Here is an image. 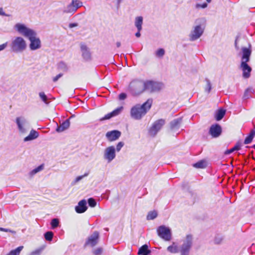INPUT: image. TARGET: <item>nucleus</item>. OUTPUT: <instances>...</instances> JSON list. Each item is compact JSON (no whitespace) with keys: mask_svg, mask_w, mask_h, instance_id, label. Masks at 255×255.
<instances>
[{"mask_svg":"<svg viewBox=\"0 0 255 255\" xmlns=\"http://www.w3.org/2000/svg\"><path fill=\"white\" fill-rule=\"evenodd\" d=\"M193 244V236L191 234L187 235L180 246V255H189Z\"/></svg>","mask_w":255,"mask_h":255,"instance_id":"39448f33","label":"nucleus"},{"mask_svg":"<svg viewBox=\"0 0 255 255\" xmlns=\"http://www.w3.org/2000/svg\"><path fill=\"white\" fill-rule=\"evenodd\" d=\"M195 25L193 27L189 35V40L194 41L203 35L205 29L206 19L204 17H199L195 20Z\"/></svg>","mask_w":255,"mask_h":255,"instance_id":"7ed1b4c3","label":"nucleus"},{"mask_svg":"<svg viewBox=\"0 0 255 255\" xmlns=\"http://www.w3.org/2000/svg\"><path fill=\"white\" fill-rule=\"evenodd\" d=\"M255 135V128L252 129L249 134L246 137L244 143H250Z\"/></svg>","mask_w":255,"mask_h":255,"instance_id":"cd10ccee","label":"nucleus"},{"mask_svg":"<svg viewBox=\"0 0 255 255\" xmlns=\"http://www.w3.org/2000/svg\"><path fill=\"white\" fill-rule=\"evenodd\" d=\"M122 0H117V8H119L120 6V4Z\"/></svg>","mask_w":255,"mask_h":255,"instance_id":"13d9d810","label":"nucleus"},{"mask_svg":"<svg viewBox=\"0 0 255 255\" xmlns=\"http://www.w3.org/2000/svg\"><path fill=\"white\" fill-rule=\"evenodd\" d=\"M116 45H117V46L118 47H120V46H121V42H117L116 43Z\"/></svg>","mask_w":255,"mask_h":255,"instance_id":"bf43d9fd","label":"nucleus"},{"mask_svg":"<svg viewBox=\"0 0 255 255\" xmlns=\"http://www.w3.org/2000/svg\"><path fill=\"white\" fill-rule=\"evenodd\" d=\"M39 136V133L38 131L32 129L28 136L24 138V141L26 142L30 140H33L37 138Z\"/></svg>","mask_w":255,"mask_h":255,"instance_id":"4be33fe9","label":"nucleus"},{"mask_svg":"<svg viewBox=\"0 0 255 255\" xmlns=\"http://www.w3.org/2000/svg\"><path fill=\"white\" fill-rule=\"evenodd\" d=\"M143 23V17L141 16H137L135 18L134 25L138 31L142 29V25Z\"/></svg>","mask_w":255,"mask_h":255,"instance_id":"a878e982","label":"nucleus"},{"mask_svg":"<svg viewBox=\"0 0 255 255\" xmlns=\"http://www.w3.org/2000/svg\"><path fill=\"white\" fill-rule=\"evenodd\" d=\"M254 90L251 88H249L246 89L244 94V98L245 99H249L250 97L249 95L250 93H253Z\"/></svg>","mask_w":255,"mask_h":255,"instance_id":"4c0bfd02","label":"nucleus"},{"mask_svg":"<svg viewBox=\"0 0 255 255\" xmlns=\"http://www.w3.org/2000/svg\"><path fill=\"white\" fill-rule=\"evenodd\" d=\"M121 135V131L114 130L107 132L106 136L110 141H113L118 139Z\"/></svg>","mask_w":255,"mask_h":255,"instance_id":"6ab92c4d","label":"nucleus"},{"mask_svg":"<svg viewBox=\"0 0 255 255\" xmlns=\"http://www.w3.org/2000/svg\"><path fill=\"white\" fill-rule=\"evenodd\" d=\"M208 3H210L212 0H206Z\"/></svg>","mask_w":255,"mask_h":255,"instance_id":"052dcab7","label":"nucleus"},{"mask_svg":"<svg viewBox=\"0 0 255 255\" xmlns=\"http://www.w3.org/2000/svg\"><path fill=\"white\" fill-rule=\"evenodd\" d=\"M182 122V118L174 119L170 123V128L172 131L176 132L180 128Z\"/></svg>","mask_w":255,"mask_h":255,"instance_id":"a211bd4d","label":"nucleus"},{"mask_svg":"<svg viewBox=\"0 0 255 255\" xmlns=\"http://www.w3.org/2000/svg\"><path fill=\"white\" fill-rule=\"evenodd\" d=\"M222 132L221 127L217 124L213 125L211 126L209 130V133L213 137H217L220 135Z\"/></svg>","mask_w":255,"mask_h":255,"instance_id":"dca6fc26","label":"nucleus"},{"mask_svg":"<svg viewBox=\"0 0 255 255\" xmlns=\"http://www.w3.org/2000/svg\"><path fill=\"white\" fill-rule=\"evenodd\" d=\"M15 123L20 134H25L27 132L29 128H28V122L25 118L17 117L15 119Z\"/></svg>","mask_w":255,"mask_h":255,"instance_id":"9b49d317","label":"nucleus"},{"mask_svg":"<svg viewBox=\"0 0 255 255\" xmlns=\"http://www.w3.org/2000/svg\"><path fill=\"white\" fill-rule=\"evenodd\" d=\"M140 255H146V254H139Z\"/></svg>","mask_w":255,"mask_h":255,"instance_id":"680f3d73","label":"nucleus"},{"mask_svg":"<svg viewBox=\"0 0 255 255\" xmlns=\"http://www.w3.org/2000/svg\"><path fill=\"white\" fill-rule=\"evenodd\" d=\"M23 248V246H19L17 247L16 249L11 251L6 255H19L20 252L22 251Z\"/></svg>","mask_w":255,"mask_h":255,"instance_id":"473e14b6","label":"nucleus"},{"mask_svg":"<svg viewBox=\"0 0 255 255\" xmlns=\"http://www.w3.org/2000/svg\"><path fill=\"white\" fill-rule=\"evenodd\" d=\"M193 166L196 168L203 169L207 166V161L205 159L198 161L193 164Z\"/></svg>","mask_w":255,"mask_h":255,"instance_id":"393cba45","label":"nucleus"},{"mask_svg":"<svg viewBox=\"0 0 255 255\" xmlns=\"http://www.w3.org/2000/svg\"><path fill=\"white\" fill-rule=\"evenodd\" d=\"M225 114H226V110L222 108H221V109H219L218 110H217L216 112L215 115V118L216 120L217 121H219L221 120L223 118L224 116L225 115Z\"/></svg>","mask_w":255,"mask_h":255,"instance_id":"b1692460","label":"nucleus"},{"mask_svg":"<svg viewBox=\"0 0 255 255\" xmlns=\"http://www.w3.org/2000/svg\"><path fill=\"white\" fill-rule=\"evenodd\" d=\"M80 49L84 59L86 61L90 60L91 59V53L87 45L84 43H81Z\"/></svg>","mask_w":255,"mask_h":255,"instance_id":"f3484780","label":"nucleus"},{"mask_svg":"<svg viewBox=\"0 0 255 255\" xmlns=\"http://www.w3.org/2000/svg\"><path fill=\"white\" fill-rule=\"evenodd\" d=\"M248 62L241 61L240 69L243 72V77L245 79H248L251 76L252 68L248 64Z\"/></svg>","mask_w":255,"mask_h":255,"instance_id":"2eb2a0df","label":"nucleus"},{"mask_svg":"<svg viewBox=\"0 0 255 255\" xmlns=\"http://www.w3.org/2000/svg\"><path fill=\"white\" fill-rule=\"evenodd\" d=\"M124 144H117V147H116V150L119 152L120 151L122 147L123 146Z\"/></svg>","mask_w":255,"mask_h":255,"instance_id":"603ef678","label":"nucleus"},{"mask_svg":"<svg viewBox=\"0 0 255 255\" xmlns=\"http://www.w3.org/2000/svg\"><path fill=\"white\" fill-rule=\"evenodd\" d=\"M252 46L249 43L248 47H242L241 48V61L248 62L250 60V57L252 54Z\"/></svg>","mask_w":255,"mask_h":255,"instance_id":"ddd939ff","label":"nucleus"},{"mask_svg":"<svg viewBox=\"0 0 255 255\" xmlns=\"http://www.w3.org/2000/svg\"><path fill=\"white\" fill-rule=\"evenodd\" d=\"M237 40H238V38H237L236 39L235 42V46L236 49L237 50H238L239 49V46L238 45Z\"/></svg>","mask_w":255,"mask_h":255,"instance_id":"6e6d98bb","label":"nucleus"},{"mask_svg":"<svg viewBox=\"0 0 255 255\" xmlns=\"http://www.w3.org/2000/svg\"><path fill=\"white\" fill-rule=\"evenodd\" d=\"M208 6V4L206 2H204V3H203L202 4L201 3H197L195 5V7L196 8H205L207 7Z\"/></svg>","mask_w":255,"mask_h":255,"instance_id":"37998d69","label":"nucleus"},{"mask_svg":"<svg viewBox=\"0 0 255 255\" xmlns=\"http://www.w3.org/2000/svg\"><path fill=\"white\" fill-rule=\"evenodd\" d=\"M165 124L164 119H160L155 121L148 130V134L150 136L154 137L161 130Z\"/></svg>","mask_w":255,"mask_h":255,"instance_id":"9d476101","label":"nucleus"},{"mask_svg":"<svg viewBox=\"0 0 255 255\" xmlns=\"http://www.w3.org/2000/svg\"><path fill=\"white\" fill-rule=\"evenodd\" d=\"M158 236L165 241H169L172 238L171 231L168 227L164 225L159 226L157 228Z\"/></svg>","mask_w":255,"mask_h":255,"instance_id":"1a4fd4ad","label":"nucleus"},{"mask_svg":"<svg viewBox=\"0 0 255 255\" xmlns=\"http://www.w3.org/2000/svg\"><path fill=\"white\" fill-rule=\"evenodd\" d=\"M77 25H78V24L76 23H71L69 24V27L70 28H73L74 27L77 26Z\"/></svg>","mask_w":255,"mask_h":255,"instance_id":"5fc2aeb1","label":"nucleus"},{"mask_svg":"<svg viewBox=\"0 0 255 255\" xmlns=\"http://www.w3.org/2000/svg\"><path fill=\"white\" fill-rule=\"evenodd\" d=\"M242 145V144H235L232 148L226 150L224 154L225 155H228L235 151L239 150L241 148Z\"/></svg>","mask_w":255,"mask_h":255,"instance_id":"c85d7f7f","label":"nucleus"},{"mask_svg":"<svg viewBox=\"0 0 255 255\" xmlns=\"http://www.w3.org/2000/svg\"><path fill=\"white\" fill-rule=\"evenodd\" d=\"M165 54V50L163 48L158 49L155 52V55L158 57H162Z\"/></svg>","mask_w":255,"mask_h":255,"instance_id":"58836bf2","label":"nucleus"},{"mask_svg":"<svg viewBox=\"0 0 255 255\" xmlns=\"http://www.w3.org/2000/svg\"><path fill=\"white\" fill-rule=\"evenodd\" d=\"M140 31H138V30H137V32L135 34V35L136 37H139L140 36Z\"/></svg>","mask_w":255,"mask_h":255,"instance_id":"4d7b16f0","label":"nucleus"},{"mask_svg":"<svg viewBox=\"0 0 255 255\" xmlns=\"http://www.w3.org/2000/svg\"><path fill=\"white\" fill-rule=\"evenodd\" d=\"M0 15L2 16H8L3 10L2 8L0 7Z\"/></svg>","mask_w":255,"mask_h":255,"instance_id":"864d4df0","label":"nucleus"},{"mask_svg":"<svg viewBox=\"0 0 255 255\" xmlns=\"http://www.w3.org/2000/svg\"><path fill=\"white\" fill-rule=\"evenodd\" d=\"M82 5L83 2L80 0H72L70 3L64 7L62 11L64 13L72 15Z\"/></svg>","mask_w":255,"mask_h":255,"instance_id":"6e6552de","label":"nucleus"},{"mask_svg":"<svg viewBox=\"0 0 255 255\" xmlns=\"http://www.w3.org/2000/svg\"><path fill=\"white\" fill-rule=\"evenodd\" d=\"M59 221L57 218L53 219L51 221V226L52 229H55L59 226Z\"/></svg>","mask_w":255,"mask_h":255,"instance_id":"e433bc0d","label":"nucleus"},{"mask_svg":"<svg viewBox=\"0 0 255 255\" xmlns=\"http://www.w3.org/2000/svg\"><path fill=\"white\" fill-rule=\"evenodd\" d=\"M89 174L88 172L85 173L83 175H81L77 177L74 180V183H76L81 180H82L84 177L87 176Z\"/></svg>","mask_w":255,"mask_h":255,"instance_id":"79ce46f5","label":"nucleus"},{"mask_svg":"<svg viewBox=\"0 0 255 255\" xmlns=\"http://www.w3.org/2000/svg\"><path fill=\"white\" fill-rule=\"evenodd\" d=\"M167 251L170 253L175 254L180 252V248L178 249V246L176 244L173 242L172 245L168 246L167 248Z\"/></svg>","mask_w":255,"mask_h":255,"instance_id":"bb28decb","label":"nucleus"},{"mask_svg":"<svg viewBox=\"0 0 255 255\" xmlns=\"http://www.w3.org/2000/svg\"><path fill=\"white\" fill-rule=\"evenodd\" d=\"M116 157V149L114 146L107 147L104 152V157L108 163L111 162Z\"/></svg>","mask_w":255,"mask_h":255,"instance_id":"4468645a","label":"nucleus"},{"mask_svg":"<svg viewBox=\"0 0 255 255\" xmlns=\"http://www.w3.org/2000/svg\"><path fill=\"white\" fill-rule=\"evenodd\" d=\"M102 253V249L101 248H98L95 250L94 251L93 253L95 255H101Z\"/></svg>","mask_w":255,"mask_h":255,"instance_id":"de8ad7c7","label":"nucleus"},{"mask_svg":"<svg viewBox=\"0 0 255 255\" xmlns=\"http://www.w3.org/2000/svg\"><path fill=\"white\" fill-rule=\"evenodd\" d=\"M118 143L121 144V143H123L122 142H119Z\"/></svg>","mask_w":255,"mask_h":255,"instance_id":"e2e57ef3","label":"nucleus"},{"mask_svg":"<svg viewBox=\"0 0 255 255\" xmlns=\"http://www.w3.org/2000/svg\"><path fill=\"white\" fill-rule=\"evenodd\" d=\"M222 240H223L222 237H221L219 236H216L214 239V243L216 244H220L221 243Z\"/></svg>","mask_w":255,"mask_h":255,"instance_id":"c03bdc74","label":"nucleus"},{"mask_svg":"<svg viewBox=\"0 0 255 255\" xmlns=\"http://www.w3.org/2000/svg\"><path fill=\"white\" fill-rule=\"evenodd\" d=\"M88 203L91 207H94L96 206L97 202L96 200L93 198H90L88 200Z\"/></svg>","mask_w":255,"mask_h":255,"instance_id":"ea45409f","label":"nucleus"},{"mask_svg":"<svg viewBox=\"0 0 255 255\" xmlns=\"http://www.w3.org/2000/svg\"><path fill=\"white\" fill-rule=\"evenodd\" d=\"M206 81L207 83V87L205 89L206 91H207L208 93L210 92L212 89V85L210 80L208 79H206Z\"/></svg>","mask_w":255,"mask_h":255,"instance_id":"a19ab883","label":"nucleus"},{"mask_svg":"<svg viewBox=\"0 0 255 255\" xmlns=\"http://www.w3.org/2000/svg\"><path fill=\"white\" fill-rule=\"evenodd\" d=\"M7 46V42L0 45V51L4 50Z\"/></svg>","mask_w":255,"mask_h":255,"instance_id":"3c124183","label":"nucleus"},{"mask_svg":"<svg viewBox=\"0 0 255 255\" xmlns=\"http://www.w3.org/2000/svg\"><path fill=\"white\" fill-rule=\"evenodd\" d=\"M99 238V232L95 231L86 240L84 245V248H86L87 246H90L91 247L95 246L98 243Z\"/></svg>","mask_w":255,"mask_h":255,"instance_id":"f8f14e48","label":"nucleus"},{"mask_svg":"<svg viewBox=\"0 0 255 255\" xmlns=\"http://www.w3.org/2000/svg\"><path fill=\"white\" fill-rule=\"evenodd\" d=\"M57 68L58 70L66 72L68 70V67L67 64L64 62H60L57 65Z\"/></svg>","mask_w":255,"mask_h":255,"instance_id":"2f4dec72","label":"nucleus"},{"mask_svg":"<svg viewBox=\"0 0 255 255\" xmlns=\"http://www.w3.org/2000/svg\"><path fill=\"white\" fill-rule=\"evenodd\" d=\"M42 250L43 249L42 248L35 250V251L31 252L32 253V255H40L42 252Z\"/></svg>","mask_w":255,"mask_h":255,"instance_id":"a18cd8bd","label":"nucleus"},{"mask_svg":"<svg viewBox=\"0 0 255 255\" xmlns=\"http://www.w3.org/2000/svg\"><path fill=\"white\" fill-rule=\"evenodd\" d=\"M0 231H4L5 232H10L13 234H15L16 233L15 231H14L11 230L10 229H9L3 228H1V227H0Z\"/></svg>","mask_w":255,"mask_h":255,"instance_id":"49530a36","label":"nucleus"},{"mask_svg":"<svg viewBox=\"0 0 255 255\" xmlns=\"http://www.w3.org/2000/svg\"><path fill=\"white\" fill-rule=\"evenodd\" d=\"M30 255H32V253H31V254H30Z\"/></svg>","mask_w":255,"mask_h":255,"instance_id":"69168bd1","label":"nucleus"},{"mask_svg":"<svg viewBox=\"0 0 255 255\" xmlns=\"http://www.w3.org/2000/svg\"><path fill=\"white\" fill-rule=\"evenodd\" d=\"M151 251L148 249V247L146 244L142 246L138 250V254L148 255Z\"/></svg>","mask_w":255,"mask_h":255,"instance_id":"c756f323","label":"nucleus"},{"mask_svg":"<svg viewBox=\"0 0 255 255\" xmlns=\"http://www.w3.org/2000/svg\"><path fill=\"white\" fill-rule=\"evenodd\" d=\"M123 107L121 106L117 108L116 109L112 111V112L108 113L106 115L105 117L100 119L101 121H104L106 120H109L112 117L119 115L123 111Z\"/></svg>","mask_w":255,"mask_h":255,"instance_id":"412c9836","label":"nucleus"},{"mask_svg":"<svg viewBox=\"0 0 255 255\" xmlns=\"http://www.w3.org/2000/svg\"><path fill=\"white\" fill-rule=\"evenodd\" d=\"M128 90L132 96L140 95L144 92V81L137 79L133 80L128 85Z\"/></svg>","mask_w":255,"mask_h":255,"instance_id":"20e7f679","label":"nucleus"},{"mask_svg":"<svg viewBox=\"0 0 255 255\" xmlns=\"http://www.w3.org/2000/svg\"><path fill=\"white\" fill-rule=\"evenodd\" d=\"M237 143L239 144V143H241L239 142H238Z\"/></svg>","mask_w":255,"mask_h":255,"instance_id":"0e129e2a","label":"nucleus"},{"mask_svg":"<svg viewBox=\"0 0 255 255\" xmlns=\"http://www.w3.org/2000/svg\"><path fill=\"white\" fill-rule=\"evenodd\" d=\"M152 100L148 99L142 105L137 104L130 110V116L136 120H140L151 108Z\"/></svg>","mask_w":255,"mask_h":255,"instance_id":"f03ea898","label":"nucleus"},{"mask_svg":"<svg viewBox=\"0 0 255 255\" xmlns=\"http://www.w3.org/2000/svg\"><path fill=\"white\" fill-rule=\"evenodd\" d=\"M10 46L12 51L16 53L21 52L25 50L26 43L22 37H16L12 41Z\"/></svg>","mask_w":255,"mask_h":255,"instance_id":"423d86ee","label":"nucleus"},{"mask_svg":"<svg viewBox=\"0 0 255 255\" xmlns=\"http://www.w3.org/2000/svg\"><path fill=\"white\" fill-rule=\"evenodd\" d=\"M15 29L30 41L29 48L31 50H36L41 48V43L40 39L37 37L36 32L32 29L26 27L24 24L16 23Z\"/></svg>","mask_w":255,"mask_h":255,"instance_id":"f257e3e1","label":"nucleus"},{"mask_svg":"<svg viewBox=\"0 0 255 255\" xmlns=\"http://www.w3.org/2000/svg\"><path fill=\"white\" fill-rule=\"evenodd\" d=\"M87 208V202L86 200L83 199L79 202L75 209L77 213L81 214L84 213Z\"/></svg>","mask_w":255,"mask_h":255,"instance_id":"aec40b11","label":"nucleus"},{"mask_svg":"<svg viewBox=\"0 0 255 255\" xmlns=\"http://www.w3.org/2000/svg\"><path fill=\"white\" fill-rule=\"evenodd\" d=\"M127 98L126 94L124 93H121L119 96V98L120 100H124Z\"/></svg>","mask_w":255,"mask_h":255,"instance_id":"8fccbe9b","label":"nucleus"},{"mask_svg":"<svg viewBox=\"0 0 255 255\" xmlns=\"http://www.w3.org/2000/svg\"><path fill=\"white\" fill-rule=\"evenodd\" d=\"M39 97L42 101L46 105L49 104V102L47 101L48 98L47 96L45 94V93L43 92H40L39 93Z\"/></svg>","mask_w":255,"mask_h":255,"instance_id":"c9c22d12","label":"nucleus"},{"mask_svg":"<svg viewBox=\"0 0 255 255\" xmlns=\"http://www.w3.org/2000/svg\"><path fill=\"white\" fill-rule=\"evenodd\" d=\"M144 92L149 93H155L159 91L163 88L161 83L153 80L144 81Z\"/></svg>","mask_w":255,"mask_h":255,"instance_id":"0eeeda50","label":"nucleus"},{"mask_svg":"<svg viewBox=\"0 0 255 255\" xmlns=\"http://www.w3.org/2000/svg\"><path fill=\"white\" fill-rule=\"evenodd\" d=\"M44 167V164H42L38 166V167H36L35 168L32 170L29 173V175L30 177H32L33 175L36 174L37 173L42 171L43 170Z\"/></svg>","mask_w":255,"mask_h":255,"instance_id":"7c9ffc66","label":"nucleus"},{"mask_svg":"<svg viewBox=\"0 0 255 255\" xmlns=\"http://www.w3.org/2000/svg\"><path fill=\"white\" fill-rule=\"evenodd\" d=\"M53 237V233L51 231H48L46 232L44 234V238L46 240L48 241H52Z\"/></svg>","mask_w":255,"mask_h":255,"instance_id":"f704fd0d","label":"nucleus"},{"mask_svg":"<svg viewBox=\"0 0 255 255\" xmlns=\"http://www.w3.org/2000/svg\"><path fill=\"white\" fill-rule=\"evenodd\" d=\"M63 74L62 73H60L59 74H58L57 76H56L55 77H53V81L54 82H56V81H57L58 80V79L59 78H60L61 77H62L63 76Z\"/></svg>","mask_w":255,"mask_h":255,"instance_id":"09e8293b","label":"nucleus"},{"mask_svg":"<svg viewBox=\"0 0 255 255\" xmlns=\"http://www.w3.org/2000/svg\"><path fill=\"white\" fill-rule=\"evenodd\" d=\"M157 216V213L155 211H150L149 212L147 216L146 219L147 220H153L156 218Z\"/></svg>","mask_w":255,"mask_h":255,"instance_id":"72a5a7b5","label":"nucleus"},{"mask_svg":"<svg viewBox=\"0 0 255 255\" xmlns=\"http://www.w3.org/2000/svg\"><path fill=\"white\" fill-rule=\"evenodd\" d=\"M70 126V121L69 119H67L57 127L56 131L58 132H62L67 129Z\"/></svg>","mask_w":255,"mask_h":255,"instance_id":"5701e85b","label":"nucleus"}]
</instances>
